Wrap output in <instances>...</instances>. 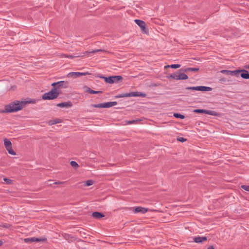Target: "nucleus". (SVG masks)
<instances>
[{
	"instance_id": "33",
	"label": "nucleus",
	"mask_w": 249,
	"mask_h": 249,
	"mask_svg": "<svg viewBox=\"0 0 249 249\" xmlns=\"http://www.w3.org/2000/svg\"><path fill=\"white\" fill-rule=\"evenodd\" d=\"M178 140L181 142H184L186 141V139L183 137H179L178 138Z\"/></svg>"
},
{
	"instance_id": "17",
	"label": "nucleus",
	"mask_w": 249,
	"mask_h": 249,
	"mask_svg": "<svg viewBox=\"0 0 249 249\" xmlns=\"http://www.w3.org/2000/svg\"><path fill=\"white\" fill-rule=\"evenodd\" d=\"M92 215L94 218L97 219H99L104 217V215L102 213L98 212H93Z\"/></svg>"
},
{
	"instance_id": "1",
	"label": "nucleus",
	"mask_w": 249,
	"mask_h": 249,
	"mask_svg": "<svg viewBox=\"0 0 249 249\" xmlns=\"http://www.w3.org/2000/svg\"><path fill=\"white\" fill-rule=\"evenodd\" d=\"M24 103L16 101L5 106L3 112H15L20 110L24 107Z\"/></svg>"
},
{
	"instance_id": "25",
	"label": "nucleus",
	"mask_w": 249,
	"mask_h": 249,
	"mask_svg": "<svg viewBox=\"0 0 249 249\" xmlns=\"http://www.w3.org/2000/svg\"><path fill=\"white\" fill-rule=\"evenodd\" d=\"M199 69L197 68H189L185 69V71H192L196 72L198 71Z\"/></svg>"
},
{
	"instance_id": "29",
	"label": "nucleus",
	"mask_w": 249,
	"mask_h": 249,
	"mask_svg": "<svg viewBox=\"0 0 249 249\" xmlns=\"http://www.w3.org/2000/svg\"><path fill=\"white\" fill-rule=\"evenodd\" d=\"M88 91L89 93H91V94H97V93L102 92V91H95V90L91 89H89L88 90Z\"/></svg>"
},
{
	"instance_id": "24",
	"label": "nucleus",
	"mask_w": 249,
	"mask_h": 249,
	"mask_svg": "<svg viewBox=\"0 0 249 249\" xmlns=\"http://www.w3.org/2000/svg\"><path fill=\"white\" fill-rule=\"evenodd\" d=\"M60 122V121H59L57 119H56V120H50L48 122V124H49V125H51L56 124L59 123Z\"/></svg>"
},
{
	"instance_id": "14",
	"label": "nucleus",
	"mask_w": 249,
	"mask_h": 249,
	"mask_svg": "<svg viewBox=\"0 0 249 249\" xmlns=\"http://www.w3.org/2000/svg\"><path fill=\"white\" fill-rule=\"evenodd\" d=\"M97 77L104 79L105 81L107 83L113 84V79L112 76L105 77L103 75H97Z\"/></svg>"
},
{
	"instance_id": "8",
	"label": "nucleus",
	"mask_w": 249,
	"mask_h": 249,
	"mask_svg": "<svg viewBox=\"0 0 249 249\" xmlns=\"http://www.w3.org/2000/svg\"><path fill=\"white\" fill-rule=\"evenodd\" d=\"M134 21L140 27L143 33L145 34L148 33V30L146 27L145 23L143 20L140 19H135Z\"/></svg>"
},
{
	"instance_id": "9",
	"label": "nucleus",
	"mask_w": 249,
	"mask_h": 249,
	"mask_svg": "<svg viewBox=\"0 0 249 249\" xmlns=\"http://www.w3.org/2000/svg\"><path fill=\"white\" fill-rule=\"evenodd\" d=\"M194 112L195 113H205L206 114H209V115H213V116H215L217 115L216 112H215V111L211 110L196 109L194 110Z\"/></svg>"
},
{
	"instance_id": "35",
	"label": "nucleus",
	"mask_w": 249,
	"mask_h": 249,
	"mask_svg": "<svg viewBox=\"0 0 249 249\" xmlns=\"http://www.w3.org/2000/svg\"><path fill=\"white\" fill-rule=\"evenodd\" d=\"M64 56L65 57H67V58H74V56L71 55H66V54H64Z\"/></svg>"
},
{
	"instance_id": "7",
	"label": "nucleus",
	"mask_w": 249,
	"mask_h": 249,
	"mask_svg": "<svg viewBox=\"0 0 249 249\" xmlns=\"http://www.w3.org/2000/svg\"><path fill=\"white\" fill-rule=\"evenodd\" d=\"M169 77L177 80H186L188 78V76L184 73H174L171 74Z\"/></svg>"
},
{
	"instance_id": "13",
	"label": "nucleus",
	"mask_w": 249,
	"mask_h": 249,
	"mask_svg": "<svg viewBox=\"0 0 249 249\" xmlns=\"http://www.w3.org/2000/svg\"><path fill=\"white\" fill-rule=\"evenodd\" d=\"M148 212V209L142 207H137L135 208V213H145Z\"/></svg>"
},
{
	"instance_id": "23",
	"label": "nucleus",
	"mask_w": 249,
	"mask_h": 249,
	"mask_svg": "<svg viewBox=\"0 0 249 249\" xmlns=\"http://www.w3.org/2000/svg\"><path fill=\"white\" fill-rule=\"evenodd\" d=\"M180 67V65L179 64H172L171 65H167L165 66V68H171L173 69H177Z\"/></svg>"
},
{
	"instance_id": "34",
	"label": "nucleus",
	"mask_w": 249,
	"mask_h": 249,
	"mask_svg": "<svg viewBox=\"0 0 249 249\" xmlns=\"http://www.w3.org/2000/svg\"><path fill=\"white\" fill-rule=\"evenodd\" d=\"M64 183H65V182L58 181L54 182L53 183V184H57V185H60V184H63Z\"/></svg>"
},
{
	"instance_id": "15",
	"label": "nucleus",
	"mask_w": 249,
	"mask_h": 249,
	"mask_svg": "<svg viewBox=\"0 0 249 249\" xmlns=\"http://www.w3.org/2000/svg\"><path fill=\"white\" fill-rule=\"evenodd\" d=\"M57 106L60 107L68 108L72 106V104L71 102H62L58 104L57 105Z\"/></svg>"
},
{
	"instance_id": "5",
	"label": "nucleus",
	"mask_w": 249,
	"mask_h": 249,
	"mask_svg": "<svg viewBox=\"0 0 249 249\" xmlns=\"http://www.w3.org/2000/svg\"><path fill=\"white\" fill-rule=\"evenodd\" d=\"M187 90H192L195 91H209L212 90V88L209 87L203 86H196V87H188L185 88Z\"/></svg>"
},
{
	"instance_id": "26",
	"label": "nucleus",
	"mask_w": 249,
	"mask_h": 249,
	"mask_svg": "<svg viewBox=\"0 0 249 249\" xmlns=\"http://www.w3.org/2000/svg\"><path fill=\"white\" fill-rule=\"evenodd\" d=\"M174 116L177 118H180L181 119H183L185 118V116L184 115L178 113H175L174 114Z\"/></svg>"
},
{
	"instance_id": "12",
	"label": "nucleus",
	"mask_w": 249,
	"mask_h": 249,
	"mask_svg": "<svg viewBox=\"0 0 249 249\" xmlns=\"http://www.w3.org/2000/svg\"><path fill=\"white\" fill-rule=\"evenodd\" d=\"M240 71L239 72V74L241 73V76L245 79H249V73L247 70H238Z\"/></svg>"
},
{
	"instance_id": "2",
	"label": "nucleus",
	"mask_w": 249,
	"mask_h": 249,
	"mask_svg": "<svg viewBox=\"0 0 249 249\" xmlns=\"http://www.w3.org/2000/svg\"><path fill=\"white\" fill-rule=\"evenodd\" d=\"M60 90H57V88H53L48 92L44 93L42 96L43 100H53L57 98L59 95Z\"/></svg>"
},
{
	"instance_id": "30",
	"label": "nucleus",
	"mask_w": 249,
	"mask_h": 249,
	"mask_svg": "<svg viewBox=\"0 0 249 249\" xmlns=\"http://www.w3.org/2000/svg\"><path fill=\"white\" fill-rule=\"evenodd\" d=\"M3 180L6 182L7 184H11L13 183L12 180L6 178H3Z\"/></svg>"
},
{
	"instance_id": "20",
	"label": "nucleus",
	"mask_w": 249,
	"mask_h": 249,
	"mask_svg": "<svg viewBox=\"0 0 249 249\" xmlns=\"http://www.w3.org/2000/svg\"><path fill=\"white\" fill-rule=\"evenodd\" d=\"M112 77L113 79V83H117L119 81L123 79L122 76L120 75L112 76Z\"/></svg>"
},
{
	"instance_id": "36",
	"label": "nucleus",
	"mask_w": 249,
	"mask_h": 249,
	"mask_svg": "<svg viewBox=\"0 0 249 249\" xmlns=\"http://www.w3.org/2000/svg\"><path fill=\"white\" fill-rule=\"evenodd\" d=\"M24 241L26 243H28L29 241L31 242V238H25Z\"/></svg>"
},
{
	"instance_id": "18",
	"label": "nucleus",
	"mask_w": 249,
	"mask_h": 249,
	"mask_svg": "<svg viewBox=\"0 0 249 249\" xmlns=\"http://www.w3.org/2000/svg\"><path fill=\"white\" fill-rule=\"evenodd\" d=\"M47 241L46 238H37V237H32L31 238V242H45Z\"/></svg>"
},
{
	"instance_id": "11",
	"label": "nucleus",
	"mask_w": 249,
	"mask_h": 249,
	"mask_svg": "<svg viewBox=\"0 0 249 249\" xmlns=\"http://www.w3.org/2000/svg\"><path fill=\"white\" fill-rule=\"evenodd\" d=\"M87 72H71L68 74L67 76L69 77H76L82 75H86Z\"/></svg>"
},
{
	"instance_id": "31",
	"label": "nucleus",
	"mask_w": 249,
	"mask_h": 249,
	"mask_svg": "<svg viewBox=\"0 0 249 249\" xmlns=\"http://www.w3.org/2000/svg\"><path fill=\"white\" fill-rule=\"evenodd\" d=\"M241 188L245 191L249 192V185H242Z\"/></svg>"
},
{
	"instance_id": "10",
	"label": "nucleus",
	"mask_w": 249,
	"mask_h": 249,
	"mask_svg": "<svg viewBox=\"0 0 249 249\" xmlns=\"http://www.w3.org/2000/svg\"><path fill=\"white\" fill-rule=\"evenodd\" d=\"M240 71L239 70H235V71H230V70H222L221 71V73L225 74L226 75H235L236 76H239V72Z\"/></svg>"
},
{
	"instance_id": "28",
	"label": "nucleus",
	"mask_w": 249,
	"mask_h": 249,
	"mask_svg": "<svg viewBox=\"0 0 249 249\" xmlns=\"http://www.w3.org/2000/svg\"><path fill=\"white\" fill-rule=\"evenodd\" d=\"M93 184V181L92 180H88L85 182V185L86 186L92 185Z\"/></svg>"
},
{
	"instance_id": "21",
	"label": "nucleus",
	"mask_w": 249,
	"mask_h": 249,
	"mask_svg": "<svg viewBox=\"0 0 249 249\" xmlns=\"http://www.w3.org/2000/svg\"><path fill=\"white\" fill-rule=\"evenodd\" d=\"M6 150L8 151V153L11 155H16V152L12 149V145L6 147Z\"/></svg>"
},
{
	"instance_id": "37",
	"label": "nucleus",
	"mask_w": 249,
	"mask_h": 249,
	"mask_svg": "<svg viewBox=\"0 0 249 249\" xmlns=\"http://www.w3.org/2000/svg\"><path fill=\"white\" fill-rule=\"evenodd\" d=\"M136 121L135 120H131V121H129L127 122L128 124H133Z\"/></svg>"
},
{
	"instance_id": "38",
	"label": "nucleus",
	"mask_w": 249,
	"mask_h": 249,
	"mask_svg": "<svg viewBox=\"0 0 249 249\" xmlns=\"http://www.w3.org/2000/svg\"><path fill=\"white\" fill-rule=\"evenodd\" d=\"M207 249H214V248L213 246H210Z\"/></svg>"
},
{
	"instance_id": "19",
	"label": "nucleus",
	"mask_w": 249,
	"mask_h": 249,
	"mask_svg": "<svg viewBox=\"0 0 249 249\" xmlns=\"http://www.w3.org/2000/svg\"><path fill=\"white\" fill-rule=\"evenodd\" d=\"M103 52H105V51L104 50H102V49L93 50L92 51H86V52L83 53V55L85 56V55H86V54H88V53H96Z\"/></svg>"
},
{
	"instance_id": "39",
	"label": "nucleus",
	"mask_w": 249,
	"mask_h": 249,
	"mask_svg": "<svg viewBox=\"0 0 249 249\" xmlns=\"http://www.w3.org/2000/svg\"><path fill=\"white\" fill-rule=\"evenodd\" d=\"M2 245V242L0 240V246Z\"/></svg>"
},
{
	"instance_id": "27",
	"label": "nucleus",
	"mask_w": 249,
	"mask_h": 249,
	"mask_svg": "<svg viewBox=\"0 0 249 249\" xmlns=\"http://www.w3.org/2000/svg\"><path fill=\"white\" fill-rule=\"evenodd\" d=\"M71 166L74 168H77L78 167V164L75 161H71L70 163Z\"/></svg>"
},
{
	"instance_id": "4",
	"label": "nucleus",
	"mask_w": 249,
	"mask_h": 249,
	"mask_svg": "<svg viewBox=\"0 0 249 249\" xmlns=\"http://www.w3.org/2000/svg\"><path fill=\"white\" fill-rule=\"evenodd\" d=\"M117 104V102H108L98 104H93L92 107L95 108H109L111 107L116 106Z\"/></svg>"
},
{
	"instance_id": "32",
	"label": "nucleus",
	"mask_w": 249,
	"mask_h": 249,
	"mask_svg": "<svg viewBox=\"0 0 249 249\" xmlns=\"http://www.w3.org/2000/svg\"><path fill=\"white\" fill-rule=\"evenodd\" d=\"M24 105L26 104V103H32V104H34L36 103V100L35 99H30L28 101H26V102H24Z\"/></svg>"
},
{
	"instance_id": "3",
	"label": "nucleus",
	"mask_w": 249,
	"mask_h": 249,
	"mask_svg": "<svg viewBox=\"0 0 249 249\" xmlns=\"http://www.w3.org/2000/svg\"><path fill=\"white\" fill-rule=\"evenodd\" d=\"M146 94L144 93L140 92H131L130 93H126L124 94H119L116 97L117 98H123V97H146Z\"/></svg>"
},
{
	"instance_id": "40",
	"label": "nucleus",
	"mask_w": 249,
	"mask_h": 249,
	"mask_svg": "<svg viewBox=\"0 0 249 249\" xmlns=\"http://www.w3.org/2000/svg\"><path fill=\"white\" fill-rule=\"evenodd\" d=\"M246 68L247 69H249V65H248V66H247L246 67Z\"/></svg>"
},
{
	"instance_id": "6",
	"label": "nucleus",
	"mask_w": 249,
	"mask_h": 249,
	"mask_svg": "<svg viewBox=\"0 0 249 249\" xmlns=\"http://www.w3.org/2000/svg\"><path fill=\"white\" fill-rule=\"evenodd\" d=\"M53 88H57V90H60V88H67L69 86V82L65 81H58L52 84Z\"/></svg>"
},
{
	"instance_id": "16",
	"label": "nucleus",
	"mask_w": 249,
	"mask_h": 249,
	"mask_svg": "<svg viewBox=\"0 0 249 249\" xmlns=\"http://www.w3.org/2000/svg\"><path fill=\"white\" fill-rule=\"evenodd\" d=\"M207 240V237L205 236H197L194 238V241L197 243H200Z\"/></svg>"
},
{
	"instance_id": "22",
	"label": "nucleus",
	"mask_w": 249,
	"mask_h": 249,
	"mask_svg": "<svg viewBox=\"0 0 249 249\" xmlns=\"http://www.w3.org/2000/svg\"><path fill=\"white\" fill-rule=\"evenodd\" d=\"M4 146L6 147H9L12 145L11 142L8 139H5L4 140Z\"/></svg>"
}]
</instances>
